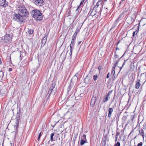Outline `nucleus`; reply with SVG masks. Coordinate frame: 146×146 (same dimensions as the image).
Segmentation results:
<instances>
[{
    "instance_id": "1",
    "label": "nucleus",
    "mask_w": 146,
    "mask_h": 146,
    "mask_svg": "<svg viewBox=\"0 0 146 146\" xmlns=\"http://www.w3.org/2000/svg\"><path fill=\"white\" fill-rule=\"evenodd\" d=\"M32 16L37 21H40L42 20V13L37 9H35L32 11Z\"/></svg>"
},
{
    "instance_id": "2",
    "label": "nucleus",
    "mask_w": 146,
    "mask_h": 146,
    "mask_svg": "<svg viewBox=\"0 0 146 146\" xmlns=\"http://www.w3.org/2000/svg\"><path fill=\"white\" fill-rule=\"evenodd\" d=\"M25 17L21 13H15L13 15V19L19 22L20 23H23L25 19Z\"/></svg>"
},
{
    "instance_id": "3",
    "label": "nucleus",
    "mask_w": 146,
    "mask_h": 146,
    "mask_svg": "<svg viewBox=\"0 0 146 146\" xmlns=\"http://www.w3.org/2000/svg\"><path fill=\"white\" fill-rule=\"evenodd\" d=\"M102 2L103 1L102 0L99 1L96 3V6L93 8L95 10H96L97 11L101 12L103 6Z\"/></svg>"
},
{
    "instance_id": "4",
    "label": "nucleus",
    "mask_w": 146,
    "mask_h": 146,
    "mask_svg": "<svg viewBox=\"0 0 146 146\" xmlns=\"http://www.w3.org/2000/svg\"><path fill=\"white\" fill-rule=\"evenodd\" d=\"M19 12L21 13L23 16L25 17H26L29 14L28 12L24 7H22L19 8Z\"/></svg>"
},
{
    "instance_id": "5",
    "label": "nucleus",
    "mask_w": 146,
    "mask_h": 146,
    "mask_svg": "<svg viewBox=\"0 0 146 146\" xmlns=\"http://www.w3.org/2000/svg\"><path fill=\"white\" fill-rule=\"evenodd\" d=\"M33 3L38 6L42 5L44 1L43 0H33Z\"/></svg>"
},
{
    "instance_id": "6",
    "label": "nucleus",
    "mask_w": 146,
    "mask_h": 146,
    "mask_svg": "<svg viewBox=\"0 0 146 146\" xmlns=\"http://www.w3.org/2000/svg\"><path fill=\"white\" fill-rule=\"evenodd\" d=\"M98 11H97L96 10L93 8L92 10L91 11H90L88 13V15L89 16H91L93 17L95 16L97 12H98Z\"/></svg>"
},
{
    "instance_id": "7",
    "label": "nucleus",
    "mask_w": 146,
    "mask_h": 146,
    "mask_svg": "<svg viewBox=\"0 0 146 146\" xmlns=\"http://www.w3.org/2000/svg\"><path fill=\"white\" fill-rule=\"evenodd\" d=\"M0 5L6 7L8 5V2L6 1V0H0Z\"/></svg>"
},
{
    "instance_id": "8",
    "label": "nucleus",
    "mask_w": 146,
    "mask_h": 146,
    "mask_svg": "<svg viewBox=\"0 0 146 146\" xmlns=\"http://www.w3.org/2000/svg\"><path fill=\"white\" fill-rule=\"evenodd\" d=\"M124 13H122L120 14L118 17L115 20V23H117L120 20H121L124 17Z\"/></svg>"
},
{
    "instance_id": "9",
    "label": "nucleus",
    "mask_w": 146,
    "mask_h": 146,
    "mask_svg": "<svg viewBox=\"0 0 146 146\" xmlns=\"http://www.w3.org/2000/svg\"><path fill=\"white\" fill-rule=\"evenodd\" d=\"M20 119V115H19L16 118V119L15 120V123L16 125H15V127H16V128L17 129L18 128V125L19 123Z\"/></svg>"
},
{
    "instance_id": "10",
    "label": "nucleus",
    "mask_w": 146,
    "mask_h": 146,
    "mask_svg": "<svg viewBox=\"0 0 146 146\" xmlns=\"http://www.w3.org/2000/svg\"><path fill=\"white\" fill-rule=\"evenodd\" d=\"M4 41L6 43H7L11 39V37L7 35L4 36Z\"/></svg>"
},
{
    "instance_id": "11",
    "label": "nucleus",
    "mask_w": 146,
    "mask_h": 146,
    "mask_svg": "<svg viewBox=\"0 0 146 146\" xmlns=\"http://www.w3.org/2000/svg\"><path fill=\"white\" fill-rule=\"evenodd\" d=\"M127 23L129 24H131L133 22V20L132 17H129L126 19Z\"/></svg>"
},
{
    "instance_id": "12",
    "label": "nucleus",
    "mask_w": 146,
    "mask_h": 146,
    "mask_svg": "<svg viewBox=\"0 0 146 146\" xmlns=\"http://www.w3.org/2000/svg\"><path fill=\"white\" fill-rule=\"evenodd\" d=\"M96 101V97H93L92 98L91 101V106H94V104H95V102Z\"/></svg>"
},
{
    "instance_id": "13",
    "label": "nucleus",
    "mask_w": 146,
    "mask_h": 146,
    "mask_svg": "<svg viewBox=\"0 0 146 146\" xmlns=\"http://www.w3.org/2000/svg\"><path fill=\"white\" fill-rule=\"evenodd\" d=\"M113 111V109L111 108H109L108 110V117H110L111 116V114L112 113Z\"/></svg>"
},
{
    "instance_id": "14",
    "label": "nucleus",
    "mask_w": 146,
    "mask_h": 146,
    "mask_svg": "<svg viewBox=\"0 0 146 146\" xmlns=\"http://www.w3.org/2000/svg\"><path fill=\"white\" fill-rule=\"evenodd\" d=\"M140 80L138 81H136V84L135 85V87L136 89H139V88L140 84L139 82Z\"/></svg>"
},
{
    "instance_id": "15",
    "label": "nucleus",
    "mask_w": 146,
    "mask_h": 146,
    "mask_svg": "<svg viewBox=\"0 0 146 146\" xmlns=\"http://www.w3.org/2000/svg\"><path fill=\"white\" fill-rule=\"evenodd\" d=\"M47 37V35H46L44 37L41 41V42L42 44H45L46 43Z\"/></svg>"
},
{
    "instance_id": "16",
    "label": "nucleus",
    "mask_w": 146,
    "mask_h": 146,
    "mask_svg": "<svg viewBox=\"0 0 146 146\" xmlns=\"http://www.w3.org/2000/svg\"><path fill=\"white\" fill-rule=\"evenodd\" d=\"M80 24H78V26L77 27L75 32H76V33H77L79 32L80 31Z\"/></svg>"
},
{
    "instance_id": "17",
    "label": "nucleus",
    "mask_w": 146,
    "mask_h": 146,
    "mask_svg": "<svg viewBox=\"0 0 146 146\" xmlns=\"http://www.w3.org/2000/svg\"><path fill=\"white\" fill-rule=\"evenodd\" d=\"M86 140H84V139L82 138L81 140L80 144L81 145H84L85 143L86 142Z\"/></svg>"
},
{
    "instance_id": "18",
    "label": "nucleus",
    "mask_w": 146,
    "mask_h": 146,
    "mask_svg": "<svg viewBox=\"0 0 146 146\" xmlns=\"http://www.w3.org/2000/svg\"><path fill=\"white\" fill-rule=\"evenodd\" d=\"M85 0H82L81 2L80 3L79 5L78 6L77 9H76V11H78V9L80 8V6L83 3Z\"/></svg>"
},
{
    "instance_id": "19",
    "label": "nucleus",
    "mask_w": 146,
    "mask_h": 146,
    "mask_svg": "<svg viewBox=\"0 0 146 146\" xmlns=\"http://www.w3.org/2000/svg\"><path fill=\"white\" fill-rule=\"evenodd\" d=\"M139 134L142 135L143 138V139L145 137L144 133L143 131L140 132V130L139 131Z\"/></svg>"
},
{
    "instance_id": "20",
    "label": "nucleus",
    "mask_w": 146,
    "mask_h": 146,
    "mask_svg": "<svg viewBox=\"0 0 146 146\" xmlns=\"http://www.w3.org/2000/svg\"><path fill=\"white\" fill-rule=\"evenodd\" d=\"M55 86V84H52L50 88V89L51 90H52L54 88Z\"/></svg>"
},
{
    "instance_id": "21",
    "label": "nucleus",
    "mask_w": 146,
    "mask_h": 146,
    "mask_svg": "<svg viewBox=\"0 0 146 146\" xmlns=\"http://www.w3.org/2000/svg\"><path fill=\"white\" fill-rule=\"evenodd\" d=\"M3 76V73L2 71H0V80H1Z\"/></svg>"
},
{
    "instance_id": "22",
    "label": "nucleus",
    "mask_w": 146,
    "mask_h": 146,
    "mask_svg": "<svg viewBox=\"0 0 146 146\" xmlns=\"http://www.w3.org/2000/svg\"><path fill=\"white\" fill-rule=\"evenodd\" d=\"M98 75L97 74L94 75L93 76V78L95 81H96L97 79Z\"/></svg>"
},
{
    "instance_id": "23",
    "label": "nucleus",
    "mask_w": 146,
    "mask_h": 146,
    "mask_svg": "<svg viewBox=\"0 0 146 146\" xmlns=\"http://www.w3.org/2000/svg\"><path fill=\"white\" fill-rule=\"evenodd\" d=\"M54 135V133H52L50 135V140L52 141H54L53 139V137Z\"/></svg>"
},
{
    "instance_id": "24",
    "label": "nucleus",
    "mask_w": 146,
    "mask_h": 146,
    "mask_svg": "<svg viewBox=\"0 0 146 146\" xmlns=\"http://www.w3.org/2000/svg\"><path fill=\"white\" fill-rule=\"evenodd\" d=\"M33 32V31L31 29L29 30L28 31V33L30 34H32Z\"/></svg>"
},
{
    "instance_id": "25",
    "label": "nucleus",
    "mask_w": 146,
    "mask_h": 146,
    "mask_svg": "<svg viewBox=\"0 0 146 146\" xmlns=\"http://www.w3.org/2000/svg\"><path fill=\"white\" fill-rule=\"evenodd\" d=\"M74 42L71 41V44L70 45V46H71V47H74Z\"/></svg>"
},
{
    "instance_id": "26",
    "label": "nucleus",
    "mask_w": 146,
    "mask_h": 146,
    "mask_svg": "<svg viewBox=\"0 0 146 146\" xmlns=\"http://www.w3.org/2000/svg\"><path fill=\"white\" fill-rule=\"evenodd\" d=\"M108 97H106L103 100V102L104 103L106 101H108Z\"/></svg>"
},
{
    "instance_id": "27",
    "label": "nucleus",
    "mask_w": 146,
    "mask_h": 146,
    "mask_svg": "<svg viewBox=\"0 0 146 146\" xmlns=\"http://www.w3.org/2000/svg\"><path fill=\"white\" fill-rule=\"evenodd\" d=\"M127 60V59L126 60H124V62L123 63V65H122V66L120 68V70H121V69L123 67V66L125 64V62H126V61Z\"/></svg>"
},
{
    "instance_id": "28",
    "label": "nucleus",
    "mask_w": 146,
    "mask_h": 146,
    "mask_svg": "<svg viewBox=\"0 0 146 146\" xmlns=\"http://www.w3.org/2000/svg\"><path fill=\"white\" fill-rule=\"evenodd\" d=\"M137 34V32H136V31H134L133 33V36L134 37L135 35Z\"/></svg>"
},
{
    "instance_id": "29",
    "label": "nucleus",
    "mask_w": 146,
    "mask_h": 146,
    "mask_svg": "<svg viewBox=\"0 0 146 146\" xmlns=\"http://www.w3.org/2000/svg\"><path fill=\"white\" fill-rule=\"evenodd\" d=\"M41 132L39 134V135L38 136V141H39L40 138V137H41Z\"/></svg>"
},
{
    "instance_id": "30",
    "label": "nucleus",
    "mask_w": 146,
    "mask_h": 146,
    "mask_svg": "<svg viewBox=\"0 0 146 146\" xmlns=\"http://www.w3.org/2000/svg\"><path fill=\"white\" fill-rule=\"evenodd\" d=\"M52 90H50V89L48 91V94H49V95L48 96H49L50 95V94L51 93V92H52Z\"/></svg>"
},
{
    "instance_id": "31",
    "label": "nucleus",
    "mask_w": 146,
    "mask_h": 146,
    "mask_svg": "<svg viewBox=\"0 0 146 146\" xmlns=\"http://www.w3.org/2000/svg\"><path fill=\"white\" fill-rule=\"evenodd\" d=\"M120 144L119 142H117L115 144V146H120Z\"/></svg>"
},
{
    "instance_id": "32",
    "label": "nucleus",
    "mask_w": 146,
    "mask_h": 146,
    "mask_svg": "<svg viewBox=\"0 0 146 146\" xmlns=\"http://www.w3.org/2000/svg\"><path fill=\"white\" fill-rule=\"evenodd\" d=\"M77 33L76 32H75L74 35L73 36V37H76L77 35Z\"/></svg>"
},
{
    "instance_id": "33",
    "label": "nucleus",
    "mask_w": 146,
    "mask_h": 146,
    "mask_svg": "<svg viewBox=\"0 0 146 146\" xmlns=\"http://www.w3.org/2000/svg\"><path fill=\"white\" fill-rule=\"evenodd\" d=\"M76 37H72V39L71 41L74 42L75 40H76Z\"/></svg>"
},
{
    "instance_id": "34",
    "label": "nucleus",
    "mask_w": 146,
    "mask_h": 146,
    "mask_svg": "<svg viewBox=\"0 0 146 146\" xmlns=\"http://www.w3.org/2000/svg\"><path fill=\"white\" fill-rule=\"evenodd\" d=\"M116 23V22H115H115H114V24H113V25H112L113 27H115L116 26V25L117 23Z\"/></svg>"
},
{
    "instance_id": "35",
    "label": "nucleus",
    "mask_w": 146,
    "mask_h": 146,
    "mask_svg": "<svg viewBox=\"0 0 146 146\" xmlns=\"http://www.w3.org/2000/svg\"><path fill=\"white\" fill-rule=\"evenodd\" d=\"M142 142H141L139 143L137 145V146H142Z\"/></svg>"
},
{
    "instance_id": "36",
    "label": "nucleus",
    "mask_w": 146,
    "mask_h": 146,
    "mask_svg": "<svg viewBox=\"0 0 146 146\" xmlns=\"http://www.w3.org/2000/svg\"><path fill=\"white\" fill-rule=\"evenodd\" d=\"M82 137L85 139V140H86V135L85 134H84L83 135Z\"/></svg>"
},
{
    "instance_id": "37",
    "label": "nucleus",
    "mask_w": 146,
    "mask_h": 146,
    "mask_svg": "<svg viewBox=\"0 0 146 146\" xmlns=\"http://www.w3.org/2000/svg\"><path fill=\"white\" fill-rule=\"evenodd\" d=\"M74 48V47H71V46H70V51H72V50H73Z\"/></svg>"
},
{
    "instance_id": "38",
    "label": "nucleus",
    "mask_w": 146,
    "mask_h": 146,
    "mask_svg": "<svg viewBox=\"0 0 146 146\" xmlns=\"http://www.w3.org/2000/svg\"><path fill=\"white\" fill-rule=\"evenodd\" d=\"M72 51H70L69 54L70 55V56L71 57L72 56Z\"/></svg>"
},
{
    "instance_id": "39",
    "label": "nucleus",
    "mask_w": 146,
    "mask_h": 146,
    "mask_svg": "<svg viewBox=\"0 0 146 146\" xmlns=\"http://www.w3.org/2000/svg\"><path fill=\"white\" fill-rule=\"evenodd\" d=\"M118 61L117 60L116 61V62L115 63V64L114 65H115V66H116L117 64H118Z\"/></svg>"
},
{
    "instance_id": "40",
    "label": "nucleus",
    "mask_w": 146,
    "mask_h": 146,
    "mask_svg": "<svg viewBox=\"0 0 146 146\" xmlns=\"http://www.w3.org/2000/svg\"><path fill=\"white\" fill-rule=\"evenodd\" d=\"M115 67H116L115 65H114L113 66L112 68V70H115Z\"/></svg>"
},
{
    "instance_id": "41",
    "label": "nucleus",
    "mask_w": 146,
    "mask_h": 146,
    "mask_svg": "<svg viewBox=\"0 0 146 146\" xmlns=\"http://www.w3.org/2000/svg\"><path fill=\"white\" fill-rule=\"evenodd\" d=\"M115 57L116 58H118V55L116 54V53L115 54Z\"/></svg>"
},
{
    "instance_id": "42",
    "label": "nucleus",
    "mask_w": 146,
    "mask_h": 146,
    "mask_svg": "<svg viewBox=\"0 0 146 146\" xmlns=\"http://www.w3.org/2000/svg\"><path fill=\"white\" fill-rule=\"evenodd\" d=\"M70 89H70V86L68 87V89H67L68 92H69V91H70Z\"/></svg>"
},
{
    "instance_id": "43",
    "label": "nucleus",
    "mask_w": 146,
    "mask_h": 146,
    "mask_svg": "<svg viewBox=\"0 0 146 146\" xmlns=\"http://www.w3.org/2000/svg\"><path fill=\"white\" fill-rule=\"evenodd\" d=\"M110 74V73L109 72L108 73V74L107 76H106V78H109Z\"/></svg>"
},
{
    "instance_id": "44",
    "label": "nucleus",
    "mask_w": 146,
    "mask_h": 146,
    "mask_svg": "<svg viewBox=\"0 0 146 146\" xmlns=\"http://www.w3.org/2000/svg\"><path fill=\"white\" fill-rule=\"evenodd\" d=\"M124 0H122L120 2L119 4H121L123 2V4L124 3Z\"/></svg>"
},
{
    "instance_id": "45",
    "label": "nucleus",
    "mask_w": 146,
    "mask_h": 146,
    "mask_svg": "<svg viewBox=\"0 0 146 146\" xmlns=\"http://www.w3.org/2000/svg\"><path fill=\"white\" fill-rule=\"evenodd\" d=\"M119 133H118V132H117L116 133V137H117V136H118V135H119Z\"/></svg>"
},
{
    "instance_id": "46",
    "label": "nucleus",
    "mask_w": 146,
    "mask_h": 146,
    "mask_svg": "<svg viewBox=\"0 0 146 146\" xmlns=\"http://www.w3.org/2000/svg\"><path fill=\"white\" fill-rule=\"evenodd\" d=\"M115 70H112V71H111V73H113V72H114V74H115Z\"/></svg>"
},
{
    "instance_id": "47",
    "label": "nucleus",
    "mask_w": 146,
    "mask_h": 146,
    "mask_svg": "<svg viewBox=\"0 0 146 146\" xmlns=\"http://www.w3.org/2000/svg\"><path fill=\"white\" fill-rule=\"evenodd\" d=\"M12 70V69L11 68H10L9 69V71H11Z\"/></svg>"
},
{
    "instance_id": "48",
    "label": "nucleus",
    "mask_w": 146,
    "mask_h": 146,
    "mask_svg": "<svg viewBox=\"0 0 146 146\" xmlns=\"http://www.w3.org/2000/svg\"><path fill=\"white\" fill-rule=\"evenodd\" d=\"M111 91H110L109 93H108V94H109L110 95L111 93Z\"/></svg>"
},
{
    "instance_id": "49",
    "label": "nucleus",
    "mask_w": 146,
    "mask_h": 146,
    "mask_svg": "<svg viewBox=\"0 0 146 146\" xmlns=\"http://www.w3.org/2000/svg\"><path fill=\"white\" fill-rule=\"evenodd\" d=\"M110 95L109 94H108L107 95H106V97H108L110 96Z\"/></svg>"
},
{
    "instance_id": "50",
    "label": "nucleus",
    "mask_w": 146,
    "mask_h": 146,
    "mask_svg": "<svg viewBox=\"0 0 146 146\" xmlns=\"http://www.w3.org/2000/svg\"><path fill=\"white\" fill-rule=\"evenodd\" d=\"M117 137H115V142H116L117 141Z\"/></svg>"
},
{
    "instance_id": "51",
    "label": "nucleus",
    "mask_w": 146,
    "mask_h": 146,
    "mask_svg": "<svg viewBox=\"0 0 146 146\" xmlns=\"http://www.w3.org/2000/svg\"><path fill=\"white\" fill-rule=\"evenodd\" d=\"M139 27L136 30V31H137V32L139 31Z\"/></svg>"
},
{
    "instance_id": "52",
    "label": "nucleus",
    "mask_w": 146,
    "mask_h": 146,
    "mask_svg": "<svg viewBox=\"0 0 146 146\" xmlns=\"http://www.w3.org/2000/svg\"><path fill=\"white\" fill-rule=\"evenodd\" d=\"M2 63V62H1V58H0V64H1Z\"/></svg>"
},
{
    "instance_id": "53",
    "label": "nucleus",
    "mask_w": 146,
    "mask_h": 146,
    "mask_svg": "<svg viewBox=\"0 0 146 146\" xmlns=\"http://www.w3.org/2000/svg\"><path fill=\"white\" fill-rule=\"evenodd\" d=\"M119 41H118L117 43V45L119 43Z\"/></svg>"
},
{
    "instance_id": "54",
    "label": "nucleus",
    "mask_w": 146,
    "mask_h": 146,
    "mask_svg": "<svg viewBox=\"0 0 146 146\" xmlns=\"http://www.w3.org/2000/svg\"><path fill=\"white\" fill-rule=\"evenodd\" d=\"M81 41H79V42H78V44L79 45L80 44V43H81Z\"/></svg>"
},
{
    "instance_id": "55",
    "label": "nucleus",
    "mask_w": 146,
    "mask_h": 146,
    "mask_svg": "<svg viewBox=\"0 0 146 146\" xmlns=\"http://www.w3.org/2000/svg\"><path fill=\"white\" fill-rule=\"evenodd\" d=\"M87 78H85V82H86V80H87Z\"/></svg>"
},
{
    "instance_id": "56",
    "label": "nucleus",
    "mask_w": 146,
    "mask_h": 146,
    "mask_svg": "<svg viewBox=\"0 0 146 146\" xmlns=\"http://www.w3.org/2000/svg\"><path fill=\"white\" fill-rule=\"evenodd\" d=\"M82 94H80V96H82Z\"/></svg>"
},
{
    "instance_id": "57",
    "label": "nucleus",
    "mask_w": 146,
    "mask_h": 146,
    "mask_svg": "<svg viewBox=\"0 0 146 146\" xmlns=\"http://www.w3.org/2000/svg\"><path fill=\"white\" fill-rule=\"evenodd\" d=\"M131 120H132V121H133V118H132Z\"/></svg>"
},
{
    "instance_id": "58",
    "label": "nucleus",
    "mask_w": 146,
    "mask_h": 146,
    "mask_svg": "<svg viewBox=\"0 0 146 146\" xmlns=\"http://www.w3.org/2000/svg\"><path fill=\"white\" fill-rule=\"evenodd\" d=\"M117 49H118V50H119V48H117H117H116V50H117Z\"/></svg>"
},
{
    "instance_id": "59",
    "label": "nucleus",
    "mask_w": 146,
    "mask_h": 146,
    "mask_svg": "<svg viewBox=\"0 0 146 146\" xmlns=\"http://www.w3.org/2000/svg\"><path fill=\"white\" fill-rule=\"evenodd\" d=\"M98 69H100V68H99V67H98Z\"/></svg>"
},
{
    "instance_id": "60",
    "label": "nucleus",
    "mask_w": 146,
    "mask_h": 146,
    "mask_svg": "<svg viewBox=\"0 0 146 146\" xmlns=\"http://www.w3.org/2000/svg\"><path fill=\"white\" fill-rule=\"evenodd\" d=\"M98 69H100V68H99V67H98Z\"/></svg>"
},
{
    "instance_id": "61",
    "label": "nucleus",
    "mask_w": 146,
    "mask_h": 146,
    "mask_svg": "<svg viewBox=\"0 0 146 146\" xmlns=\"http://www.w3.org/2000/svg\"><path fill=\"white\" fill-rule=\"evenodd\" d=\"M76 76V75H74V76Z\"/></svg>"
},
{
    "instance_id": "62",
    "label": "nucleus",
    "mask_w": 146,
    "mask_h": 146,
    "mask_svg": "<svg viewBox=\"0 0 146 146\" xmlns=\"http://www.w3.org/2000/svg\"><path fill=\"white\" fill-rule=\"evenodd\" d=\"M144 74V73H143V74H142V75L143 74Z\"/></svg>"
}]
</instances>
